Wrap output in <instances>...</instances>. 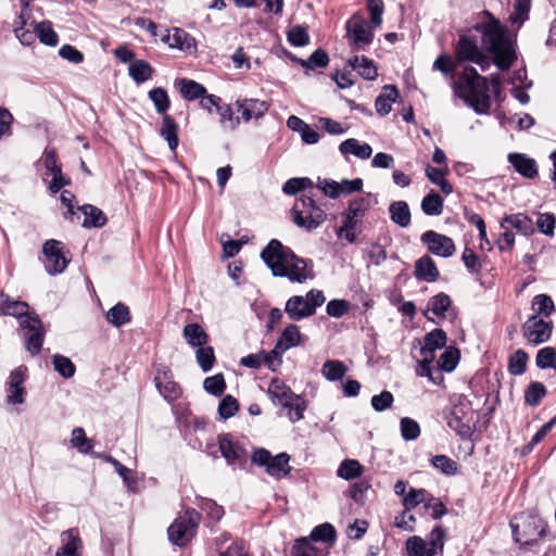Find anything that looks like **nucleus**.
Listing matches in <instances>:
<instances>
[{
    "label": "nucleus",
    "instance_id": "obj_1",
    "mask_svg": "<svg viewBox=\"0 0 556 556\" xmlns=\"http://www.w3.org/2000/svg\"><path fill=\"white\" fill-rule=\"evenodd\" d=\"M482 15V21L472 27L481 39L482 47L493 54L496 66L502 71L508 70L516 60V51L507 28L489 11H483Z\"/></svg>",
    "mask_w": 556,
    "mask_h": 556
},
{
    "label": "nucleus",
    "instance_id": "obj_2",
    "mask_svg": "<svg viewBox=\"0 0 556 556\" xmlns=\"http://www.w3.org/2000/svg\"><path fill=\"white\" fill-rule=\"evenodd\" d=\"M261 257L275 277H287L291 282L299 283L312 278L306 261L277 239L269 241L261 252Z\"/></svg>",
    "mask_w": 556,
    "mask_h": 556
},
{
    "label": "nucleus",
    "instance_id": "obj_3",
    "mask_svg": "<svg viewBox=\"0 0 556 556\" xmlns=\"http://www.w3.org/2000/svg\"><path fill=\"white\" fill-rule=\"evenodd\" d=\"M456 92L478 114H488L491 108L490 92L498 94L501 80L493 76L491 83L478 74L473 67H465L458 81L454 85Z\"/></svg>",
    "mask_w": 556,
    "mask_h": 556
},
{
    "label": "nucleus",
    "instance_id": "obj_4",
    "mask_svg": "<svg viewBox=\"0 0 556 556\" xmlns=\"http://www.w3.org/2000/svg\"><path fill=\"white\" fill-rule=\"evenodd\" d=\"M0 311L3 315L18 318L25 349L31 355L39 354L46 336V330L39 316L28 313V304L26 302L12 300L3 293L0 294Z\"/></svg>",
    "mask_w": 556,
    "mask_h": 556
},
{
    "label": "nucleus",
    "instance_id": "obj_5",
    "mask_svg": "<svg viewBox=\"0 0 556 556\" xmlns=\"http://www.w3.org/2000/svg\"><path fill=\"white\" fill-rule=\"evenodd\" d=\"M454 54L457 64L475 63L483 72L491 65V59L484 53V48L480 45V38L473 27L459 31Z\"/></svg>",
    "mask_w": 556,
    "mask_h": 556
},
{
    "label": "nucleus",
    "instance_id": "obj_6",
    "mask_svg": "<svg viewBox=\"0 0 556 556\" xmlns=\"http://www.w3.org/2000/svg\"><path fill=\"white\" fill-rule=\"evenodd\" d=\"M291 216L293 223L308 232L317 229L326 219L327 213L309 195H301L295 200Z\"/></svg>",
    "mask_w": 556,
    "mask_h": 556
},
{
    "label": "nucleus",
    "instance_id": "obj_7",
    "mask_svg": "<svg viewBox=\"0 0 556 556\" xmlns=\"http://www.w3.org/2000/svg\"><path fill=\"white\" fill-rule=\"evenodd\" d=\"M445 531L441 526L434 527L428 540L418 535L409 536L405 542L407 556H443Z\"/></svg>",
    "mask_w": 556,
    "mask_h": 556
},
{
    "label": "nucleus",
    "instance_id": "obj_8",
    "mask_svg": "<svg viewBox=\"0 0 556 556\" xmlns=\"http://www.w3.org/2000/svg\"><path fill=\"white\" fill-rule=\"evenodd\" d=\"M201 515L193 508H187L167 529L168 540L172 544L184 547L195 535Z\"/></svg>",
    "mask_w": 556,
    "mask_h": 556
},
{
    "label": "nucleus",
    "instance_id": "obj_9",
    "mask_svg": "<svg viewBox=\"0 0 556 556\" xmlns=\"http://www.w3.org/2000/svg\"><path fill=\"white\" fill-rule=\"evenodd\" d=\"M369 199L361 197L350 201L349 207L343 215L342 226L337 230L339 238L345 239L349 243H354L358 235V227L362 224L365 213L369 208Z\"/></svg>",
    "mask_w": 556,
    "mask_h": 556
},
{
    "label": "nucleus",
    "instance_id": "obj_10",
    "mask_svg": "<svg viewBox=\"0 0 556 556\" xmlns=\"http://www.w3.org/2000/svg\"><path fill=\"white\" fill-rule=\"evenodd\" d=\"M326 299L323 291L317 289L309 290L305 296L293 295L286 302L285 312L291 320H302L313 316L317 307L325 303Z\"/></svg>",
    "mask_w": 556,
    "mask_h": 556
},
{
    "label": "nucleus",
    "instance_id": "obj_11",
    "mask_svg": "<svg viewBox=\"0 0 556 556\" xmlns=\"http://www.w3.org/2000/svg\"><path fill=\"white\" fill-rule=\"evenodd\" d=\"M515 541L523 545H532L545 535L546 523L538 517H521L520 522H510Z\"/></svg>",
    "mask_w": 556,
    "mask_h": 556
},
{
    "label": "nucleus",
    "instance_id": "obj_12",
    "mask_svg": "<svg viewBox=\"0 0 556 556\" xmlns=\"http://www.w3.org/2000/svg\"><path fill=\"white\" fill-rule=\"evenodd\" d=\"M251 460L257 466L265 467L266 472L276 479L285 478L291 471L290 456L287 453L273 456L267 450L257 448L253 452Z\"/></svg>",
    "mask_w": 556,
    "mask_h": 556
},
{
    "label": "nucleus",
    "instance_id": "obj_13",
    "mask_svg": "<svg viewBox=\"0 0 556 556\" xmlns=\"http://www.w3.org/2000/svg\"><path fill=\"white\" fill-rule=\"evenodd\" d=\"M346 37L354 51H364L374 40L372 29L358 15H353L346 23Z\"/></svg>",
    "mask_w": 556,
    "mask_h": 556
},
{
    "label": "nucleus",
    "instance_id": "obj_14",
    "mask_svg": "<svg viewBox=\"0 0 556 556\" xmlns=\"http://www.w3.org/2000/svg\"><path fill=\"white\" fill-rule=\"evenodd\" d=\"M64 245L61 241L50 239L42 247L45 255V268L49 275H58L63 273L68 264V260L64 253Z\"/></svg>",
    "mask_w": 556,
    "mask_h": 556
},
{
    "label": "nucleus",
    "instance_id": "obj_15",
    "mask_svg": "<svg viewBox=\"0 0 556 556\" xmlns=\"http://www.w3.org/2000/svg\"><path fill=\"white\" fill-rule=\"evenodd\" d=\"M27 368L20 366L10 372L9 381L7 382V396L8 404L20 405L25 402L26 389L24 382L26 380Z\"/></svg>",
    "mask_w": 556,
    "mask_h": 556
},
{
    "label": "nucleus",
    "instance_id": "obj_16",
    "mask_svg": "<svg viewBox=\"0 0 556 556\" xmlns=\"http://www.w3.org/2000/svg\"><path fill=\"white\" fill-rule=\"evenodd\" d=\"M420 240L437 256L450 257L455 253L454 241L445 235L428 230L421 235Z\"/></svg>",
    "mask_w": 556,
    "mask_h": 556
},
{
    "label": "nucleus",
    "instance_id": "obj_17",
    "mask_svg": "<svg viewBox=\"0 0 556 556\" xmlns=\"http://www.w3.org/2000/svg\"><path fill=\"white\" fill-rule=\"evenodd\" d=\"M522 329L523 336L530 343L538 345L549 339L553 326L551 323L544 321L539 316L532 315L523 324Z\"/></svg>",
    "mask_w": 556,
    "mask_h": 556
},
{
    "label": "nucleus",
    "instance_id": "obj_18",
    "mask_svg": "<svg viewBox=\"0 0 556 556\" xmlns=\"http://www.w3.org/2000/svg\"><path fill=\"white\" fill-rule=\"evenodd\" d=\"M237 111L241 114L243 122L248 123L252 118L258 119L265 115L269 105L266 101L258 99H243L236 101Z\"/></svg>",
    "mask_w": 556,
    "mask_h": 556
},
{
    "label": "nucleus",
    "instance_id": "obj_19",
    "mask_svg": "<svg viewBox=\"0 0 556 556\" xmlns=\"http://www.w3.org/2000/svg\"><path fill=\"white\" fill-rule=\"evenodd\" d=\"M445 420L448 428L454 430L462 439H469L472 435V427L469 420L465 418L460 406H455L450 410L445 415Z\"/></svg>",
    "mask_w": 556,
    "mask_h": 556
},
{
    "label": "nucleus",
    "instance_id": "obj_20",
    "mask_svg": "<svg viewBox=\"0 0 556 556\" xmlns=\"http://www.w3.org/2000/svg\"><path fill=\"white\" fill-rule=\"evenodd\" d=\"M42 162L47 170L53 176L49 184V190L52 193H58L62 187L68 184V181L62 175L61 166L58 164L56 154L53 151L46 150Z\"/></svg>",
    "mask_w": 556,
    "mask_h": 556
},
{
    "label": "nucleus",
    "instance_id": "obj_21",
    "mask_svg": "<svg viewBox=\"0 0 556 556\" xmlns=\"http://www.w3.org/2000/svg\"><path fill=\"white\" fill-rule=\"evenodd\" d=\"M155 386L163 397L167 401H175L180 395L178 384L172 379V374L167 369L157 370L154 377Z\"/></svg>",
    "mask_w": 556,
    "mask_h": 556
},
{
    "label": "nucleus",
    "instance_id": "obj_22",
    "mask_svg": "<svg viewBox=\"0 0 556 556\" xmlns=\"http://www.w3.org/2000/svg\"><path fill=\"white\" fill-rule=\"evenodd\" d=\"M62 546L56 551L55 556H80L79 549L83 542L79 538L78 530L68 529L61 534Z\"/></svg>",
    "mask_w": 556,
    "mask_h": 556
},
{
    "label": "nucleus",
    "instance_id": "obj_23",
    "mask_svg": "<svg viewBox=\"0 0 556 556\" xmlns=\"http://www.w3.org/2000/svg\"><path fill=\"white\" fill-rule=\"evenodd\" d=\"M508 162L513 165L515 170L525 178L533 179L538 176L536 162L526 154L509 153Z\"/></svg>",
    "mask_w": 556,
    "mask_h": 556
},
{
    "label": "nucleus",
    "instance_id": "obj_24",
    "mask_svg": "<svg viewBox=\"0 0 556 556\" xmlns=\"http://www.w3.org/2000/svg\"><path fill=\"white\" fill-rule=\"evenodd\" d=\"M163 41L169 46L181 51L191 52L195 50V40L181 28H173L172 33H168L163 37Z\"/></svg>",
    "mask_w": 556,
    "mask_h": 556
},
{
    "label": "nucleus",
    "instance_id": "obj_25",
    "mask_svg": "<svg viewBox=\"0 0 556 556\" xmlns=\"http://www.w3.org/2000/svg\"><path fill=\"white\" fill-rule=\"evenodd\" d=\"M301 342V332L296 325L290 324L285 328L280 338L278 339L274 354H283L287 350L299 345Z\"/></svg>",
    "mask_w": 556,
    "mask_h": 556
},
{
    "label": "nucleus",
    "instance_id": "obj_26",
    "mask_svg": "<svg viewBox=\"0 0 556 556\" xmlns=\"http://www.w3.org/2000/svg\"><path fill=\"white\" fill-rule=\"evenodd\" d=\"M218 447L222 456L229 465H233L244 455L243 448H241L237 443L232 442L229 434L218 435Z\"/></svg>",
    "mask_w": 556,
    "mask_h": 556
},
{
    "label": "nucleus",
    "instance_id": "obj_27",
    "mask_svg": "<svg viewBox=\"0 0 556 556\" xmlns=\"http://www.w3.org/2000/svg\"><path fill=\"white\" fill-rule=\"evenodd\" d=\"M399 97V90L394 85H386L375 101L377 113L381 116L389 114L392 109V103H394Z\"/></svg>",
    "mask_w": 556,
    "mask_h": 556
},
{
    "label": "nucleus",
    "instance_id": "obj_28",
    "mask_svg": "<svg viewBox=\"0 0 556 556\" xmlns=\"http://www.w3.org/2000/svg\"><path fill=\"white\" fill-rule=\"evenodd\" d=\"M268 395L274 403L280 404L282 407L290 403V401L296 395L292 392L291 388L288 387L282 380L274 378L268 387Z\"/></svg>",
    "mask_w": 556,
    "mask_h": 556
},
{
    "label": "nucleus",
    "instance_id": "obj_29",
    "mask_svg": "<svg viewBox=\"0 0 556 556\" xmlns=\"http://www.w3.org/2000/svg\"><path fill=\"white\" fill-rule=\"evenodd\" d=\"M415 277L427 282H434L439 278V270L430 256L424 255L416 262Z\"/></svg>",
    "mask_w": 556,
    "mask_h": 556
},
{
    "label": "nucleus",
    "instance_id": "obj_30",
    "mask_svg": "<svg viewBox=\"0 0 556 556\" xmlns=\"http://www.w3.org/2000/svg\"><path fill=\"white\" fill-rule=\"evenodd\" d=\"M348 65L353 71H356L359 74V76L366 80H374L378 76L375 63L364 55H355L354 58L348 61Z\"/></svg>",
    "mask_w": 556,
    "mask_h": 556
},
{
    "label": "nucleus",
    "instance_id": "obj_31",
    "mask_svg": "<svg viewBox=\"0 0 556 556\" xmlns=\"http://www.w3.org/2000/svg\"><path fill=\"white\" fill-rule=\"evenodd\" d=\"M182 337L186 340V342L192 348L206 345L208 342V334L206 333L204 328L197 323H190L185 325L182 329Z\"/></svg>",
    "mask_w": 556,
    "mask_h": 556
},
{
    "label": "nucleus",
    "instance_id": "obj_32",
    "mask_svg": "<svg viewBox=\"0 0 556 556\" xmlns=\"http://www.w3.org/2000/svg\"><path fill=\"white\" fill-rule=\"evenodd\" d=\"M501 228H505L506 226L513 227L521 235L528 236L533 232V223L532 220L522 213L506 215L501 224Z\"/></svg>",
    "mask_w": 556,
    "mask_h": 556
},
{
    "label": "nucleus",
    "instance_id": "obj_33",
    "mask_svg": "<svg viewBox=\"0 0 556 556\" xmlns=\"http://www.w3.org/2000/svg\"><path fill=\"white\" fill-rule=\"evenodd\" d=\"M339 150L343 155L353 154L361 160H367L372 153L368 143H361L357 139L350 138L340 143Z\"/></svg>",
    "mask_w": 556,
    "mask_h": 556
},
{
    "label": "nucleus",
    "instance_id": "obj_34",
    "mask_svg": "<svg viewBox=\"0 0 556 556\" xmlns=\"http://www.w3.org/2000/svg\"><path fill=\"white\" fill-rule=\"evenodd\" d=\"M161 137L166 140L170 151H175L178 147V124L170 115H164L160 129Z\"/></svg>",
    "mask_w": 556,
    "mask_h": 556
},
{
    "label": "nucleus",
    "instance_id": "obj_35",
    "mask_svg": "<svg viewBox=\"0 0 556 556\" xmlns=\"http://www.w3.org/2000/svg\"><path fill=\"white\" fill-rule=\"evenodd\" d=\"M153 67L144 60H135L129 64L128 74L138 85L151 79Z\"/></svg>",
    "mask_w": 556,
    "mask_h": 556
},
{
    "label": "nucleus",
    "instance_id": "obj_36",
    "mask_svg": "<svg viewBox=\"0 0 556 556\" xmlns=\"http://www.w3.org/2000/svg\"><path fill=\"white\" fill-rule=\"evenodd\" d=\"M391 220L400 227H407L410 224V211L405 201L392 202L389 206Z\"/></svg>",
    "mask_w": 556,
    "mask_h": 556
},
{
    "label": "nucleus",
    "instance_id": "obj_37",
    "mask_svg": "<svg viewBox=\"0 0 556 556\" xmlns=\"http://www.w3.org/2000/svg\"><path fill=\"white\" fill-rule=\"evenodd\" d=\"M80 211L85 215L83 226L86 228L102 227L106 223L105 214L94 205L85 204L80 207Z\"/></svg>",
    "mask_w": 556,
    "mask_h": 556
},
{
    "label": "nucleus",
    "instance_id": "obj_38",
    "mask_svg": "<svg viewBox=\"0 0 556 556\" xmlns=\"http://www.w3.org/2000/svg\"><path fill=\"white\" fill-rule=\"evenodd\" d=\"M179 91L181 96L189 100L200 99L206 93V88L191 79L181 78L178 80Z\"/></svg>",
    "mask_w": 556,
    "mask_h": 556
},
{
    "label": "nucleus",
    "instance_id": "obj_39",
    "mask_svg": "<svg viewBox=\"0 0 556 556\" xmlns=\"http://www.w3.org/2000/svg\"><path fill=\"white\" fill-rule=\"evenodd\" d=\"M106 320L114 327H122L130 321V312L128 306L117 303L106 313Z\"/></svg>",
    "mask_w": 556,
    "mask_h": 556
},
{
    "label": "nucleus",
    "instance_id": "obj_40",
    "mask_svg": "<svg viewBox=\"0 0 556 556\" xmlns=\"http://www.w3.org/2000/svg\"><path fill=\"white\" fill-rule=\"evenodd\" d=\"M421 210L428 216H439L443 212V199L435 191H431L422 199Z\"/></svg>",
    "mask_w": 556,
    "mask_h": 556
},
{
    "label": "nucleus",
    "instance_id": "obj_41",
    "mask_svg": "<svg viewBox=\"0 0 556 556\" xmlns=\"http://www.w3.org/2000/svg\"><path fill=\"white\" fill-rule=\"evenodd\" d=\"M216 113L219 115V124L225 130H235L240 124V117H235L229 104L220 103Z\"/></svg>",
    "mask_w": 556,
    "mask_h": 556
},
{
    "label": "nucleus",
    "instance_id": "obj_42",
    "mask_svg": "<svg viewBox=\"0 0 556 556\" xmlns=\"http://www.w3.org/2000/svg\"><path fill=\"white\" fill-rule=\"evenodd\" d=\"M36 34L43 45L54 47L59 42V36L53 30L52 24L49 21H42L35 26Z\"/></svg>",
    "mask_w": 556,
    "mask_h": 556
},
{
    "label": "nucleus",
    "instance_id": "obj_43",
    "mask_svg": "<svg viewBox=\"0 0 556 556\" xmlns=\"http://www.w3.org/2000/svg\"><path fill=\"white\" fill-rule=\"evenodd\" d=\"M363 473V467L358 460L355 459H345L343 460L338 470V477L344 480H352L359 477Z\"/></svg>",
    "mask_w": 556,
    "mask_h": 556
},
{
    "label": "nucleus",
    "instance_id": "obj_44",
    "mask_svg": "<svg viewBox=\"0 0 556 556\" xmlns=\"http://www.w3.org/2000/svg\"><path fill=\"white\" fill-rule=\"evenodd\" d=\"M452 305V300L446 293H438L429 300V309L438 317H445V313Z\"/></svg>",
    "mask_w": 556,
    "mask_h": 556
},
{
    "label": "nucleus",
    "instance_id": "obj_45",
    "mask_svg": "<svg viewBox=\"0 0 556 556\" xmlns=\"http://www.w3.org/2000/svg\"><path fill=\"white\" fill-rule=\"evenodd\" d=\"M321 372L329 381L341 380L346 372V367L340 361H327L323 365Z\"/></svg>",
    "mask_w": 556,
    "mask_h": 556
},
{
    "label": "nucleus",
    "instance_id": "obj_46",
    "mask_svg": "<svg viewBox=\"0 0 556 556\" xmlns=\"http://www.w3.org/2000/svg\"><path fill=\"white\" fill-rule=\"evenodd\" d=\"M546 395V388L542 382H531L525 391V402L529 406H538Z\"/></svg>",
    "mask_w": 556,
    "mask_h": 556
},
{
    "label": "nucleus",
    "instance_id": "obj_47",
    "mask_svg": "<svg viewBox=\"0 0 556 556\" xmlns=\"http://www.w3.org/2000/svg\"><path fill=\"white\" fill-rule=\"evenodd\" d=\"M52 363L54 370L63 378L68 379L75 375V365L68 357L55 354L52 357Z\"/></svg>",
    "mask_w": 556,
    "mask_h": 556
},
{
    "label": "nucleus",
    "instance_id": "obj_48",
    "mask_svg": "<svg viewBox=\"0 0 556 556\" xmlns=\"http://www.w3.org/2000/svg\"><path fill=\"white\" fill-rule=\"evenodd\" d=\"M431 465L446 476H454L458 472V464L446 455L433 456Z\"/></svg>",
    "mask_w": 556,
    "mask_h": 556
},
{
    "label": "nucleus",
    "instance_id": "obj_49",
    "mask_svg": "<svg viewBox=\"0 0 556 556\" xmlns=\"http://www.w3.org/2000/svg\"><path fill=\"white\" fill-rule=\"evenodd\" d=\"M108 462L114 466L116 472L123 479V481L127 485V488L131 491L135 490V488L137 485L136 473L131 469L127 468L126 466L121 464L117 459H115L111 456L108 457Z\"/></svg>",
    "mask_w": 556,
    "mask_h": 556
},
{
    "label": "nucleus",
    "instance_id": "obj_50",
    "mask_svg": "<svg viewBox=\"0 0 556 556\" xmlns=\"http://www.w3.org/2000/svg\"><path fill=\"white\" fill-rule=\"evenodd\" d=\"M195 358L204 372L210 371L215 363L214 350L212 346L202 345L195 351Z\"/></svg>",
    "mask_w": 556,
    "mask_h": 556
},
{
    "label": "nucleus",
    "instance_id": "obj_51",
    "mask_svg": "<svg viewBox=\"0 0 556 556\" xmlns=\"http://www.w3.org/2000/svg\"><path fill=\"white\" fill-rule=\"evenodd\" d=\"M288 409V417L291 422H296L304 417V410L306 409V402L300 395H295L290 403L283 406Z\"/></svg>",
    "mask_w": 556,
    "mask_h": 556
},
{
    "label": "nucleus",
    "instance_id": "obj_52",
    "mask_svg": "<svg viewBox=\"0 0 556 556\" xmlns=\"http://www.w3.org/2000/svg\"><path fill=\"white\" fill-rule=\"evenodd\" d=\"M336 538L334 528L330 523H323L313 529L309 538L311 542H332Z\"/></svg>",
    "mask_w": 556,
    "mask_h": 556
},
{
    "label": "nucleus",
    "instance_id": "obj_53",
    "mask_svg": "<svg viewBox=\"0 0 556 556\" xmlns=\"http://www.w3.org/2000/svg\"><path fill=\"white\" fill-rule=\"evenodd\" d=\"M535 363L541 369H556V349L552 346L541 349L536 354Z\"/></svg>",
    "mask_w": 556,
    "mask_h": 556
},
{
    "label": "nucleus",
    "instance_id": "obj_54",
    "mask_svg": "<svg viewBox=\"0 0 556 556\" xmlns=\"http://www.w3.org/2000/svg\"><path fill=\"white\" fill-rule=\"evenodd\" d=\"M149 98L153 102L155 110L160 114H164L169 108V99L164 88H154L149 91Z\"/></svg>",
    "mask_w": 556,
    "mask_h": 556
},
{
    "label": "nucleus",
    "instance_id": "obj_55",
    "mask_svg": "<svg viewBox=\"0 0 556 556\" xmlns=\"http://www.w3.org/2000/svg\"><path fill=\"white\" fill-rule=\"evenodd\" d=\"M312 187L313 181L307 177L290 178L283 184L282 191L288 195H294L298 192Z\"/></svg>",
    "mask_w": 556,
    "mask_h": 556
},
{
    "label": "nucleus",
    "instance_id": "obj_56",
    "mask_svg": "<svg viewBox=\"0 0 556 556\" xmlns=\"http://www.w3.org/2000/svg\"><path fill=\"white\" fill-rule=\"evenodd\" d=\"M199 507L206 514V517L213 522H218L225 514L223 506L217 505L213 500L210 498H201Z\"/></svg>",
    "mask_w": 556,
    "mask_h": 556
},
{
    "label": "nucleus",
    "instance_id": "obj_57",
    "mask_svg": "<svg viewBox=\"0 0 556 556\" xmlns=\"http://www.w3.org/2000/svg\"><path fill=\"white\" fill-rule=\"evenodd\" d=\"M532 309L535 312L534 315L549 316L554 312V302L551 296L546 294H539L533 298Z\"/></svg>",
    "mask_w": 556,
    "mask_h": 556
},
{
    "label": "nucleus",
    "instance_id": "obj_58",
    "mask_svg": "<svg viewBox=\"0 0 556 556\" xmlns=\"http://www.w3.org/2000/svg\"><path fill=\"white\" fill-rule=\"evenodd\" d=\"M427 500V491L425 489L410 488L403 498V506L406 511L414 509Z\"/></svg>",
    "mask_w": 556,
    "mask_h": 556
},
{
    "label": "nucleus",
    "instance_id": "obj_59",
    "mask_svg": "<svg viewBox=\"0 0 556 556\" xmlns=\"http://www.w3.org/2000/svg\"><path fill=\"white\" fill-rule=\"evenodd\" d=\"M400 427L401 435L405 441L416 440L420 435L419 424L409 417H403Z\"/></svg>",
    "mask_w": 556,
    "mask_h": 556
},
{
    "label": "nucleus",
    "instance_id": "obj_60",
    "mask_svg": "<svg viewBox=\"0 0 556 556\" xmlns=\"http://www.w3.org/2000/svg\"><path fill=\"white\" fill-rule=\"evenodd\" d=\"M528 355L525 351H516L509 358L508 370L511 375L518 376L526 371Z\"/></svg>",
    "mask_w": 556,
    "mask_h": 556
},
{
    "label": "nucleus",
    "instance_id": "obj_61",
    "mask_svg": "<svg viewBox=\"0 0 556 556\" xmlns=\"http://www.w3.org/2000/svg\"><path fill=\"white\" fill-rule=\"evenodd\" d=\"M458 361H459L458 350L447 349L441 354V356L438 361V365L442 370H444L446 372H451L455 369L456 365L458 364Z\"/></svg>",
    "mask_w": 556,
    "mask_h": 556
},
{
    "label": "nucleus",
    "instance_id": "obj_62",
    "mask_svg": "<svg viewBox=\"0 0 556 556\" xmlns=\"http://www.w3.org/2000/svg\"><path fill=\"white\" fill-rule=\"evenodd\" d=\"M204 390L215 396H220L226 388L225 379L222 374L214 375L204 379Z\"/></svg>",
    "mask_w": 556,
    "mask_h": 556
},
{
    "label": "nucleus",
    "instance_id": "obj_63",
    "mask_svg": "<svg viewBox=\"0 0 556 556\" xmlns=\"http://www.w3.org/2000/svg\"><path fill=\"white\" fill-rule=\"evenodd\" d=\"M292 556H321L307 538L298 539L292 548Z\"/></svg>",
    "mask_w": 556,
    "mask_h": 556
},
{
    "label": "nucleus",
    "instance_id": "obj_64",
    "mask_svg": "<svg viewBox=\"0 0 556 556\" xmlns=\"http://www.w3.org/2000/svg\"><path fill=\"white\" fill-rule=\"evenodd\" d=\"M288 40L294 47H304L309 42V36L305 27L295 25L289 29Z\"/></svg>",
    "mask_w": 556,
    "mask_h": 556
}]
</instances>
